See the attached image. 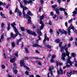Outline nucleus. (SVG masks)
<instances>
[{
  "label": "nucleus",
  "mask_w": 77,
  "mask_h": 77,
  "mask_svg": "<svg viewBox=\"0 0 77 77\" xmlns=\"http://www.w3.org/2000/svg\"><path fill=\"white\" fill-rule=\"evenodd\" d=\"M72 58L71 57L69 56L67 58V62L65 63V65L66 66L67 68H70V66H72V63H74V62L72 63L70 60Z\"/></svg>",
  "instance_id": "f257e3e1"
},
{
  "label": "nucleus",
  "mask_w": 77,
  "mask_h": 77,
  "mask_svg": "<svg viewBox=\"0 0 77 77\" xmlns=\"http://www.w3.org/2000/svg\"><path fill=\"white\" fill-rule=\"evenodd\" d=\"M20 7L23 9V11L22 12V13L25 18H27V15H25V12H24V11H26V10H27V9L28 8L27 7H25L23 5V4H22V3H21V2H20Z\"/></svg>",
  "instance_id": "f03ea898"
},
{
  "label": "nucleus",
  "mask_w": 77,
  "mask_h": 77,
  "mask_svg": "<svg viewBox=\"0 0 77 77\" xmlns=\"http://www.w3.org/2000/svg\"><path fill=\"white\" fill-rule=\"evenodd\" d=\"M72 29L74 31V32L75 33H77V30L75 29L74 28V26H72V25H71L69 27L68 29V33L69 35H70V33H71V31H70V30Z\"/></svg>",
  "instance_id": "7ed1b4c3"
},
{
  "label": "nucleus",
  "mask_w": 77,
  "mask_h": 77,
  "mask_svg": "<svg viewBox=\"0 0 77 77\" xmlns=\"http://www.w3.org/2000/svg\"><path fill=\"white\" fill-rule=\"evenodd\" d=\"M44 17H45V14H43L42 15V16L40 17V20L41 21L40 22V23L41 24H42V25L40 27V30H42V29H43V28L44 27V26L43 22L42 21V20L44 18Z\"/></svg>",
  "instance_id": "20e7f679"
},
{
  "label": "nucleus",
  "mask_w": 77,
  "mask_h": 77,
  "mask_svg": "<svg viewBox=\"0 0 77 77\" xmlns=\"http://www.w3.org/2000/svg\"><path fill=\"white\" fill-rule=\"evenodd\" d=\"M65 51L66 53L64 52L62 54V56L63 57H66V56H69V52L68 51V48H65Z\"/></svg>",
  "instance_id": "39448f33"
},
{
  "label": "nucleus",
  "mask_w": 77,
  "mask_h": 77,
  "mask_svg": "<svg viewBox=\"0 0 77 77\" xmlns=\"http://www.w3.org/2000/svg\"><path fill=\"white\" fill-rule=\"evenodd\" d=\"M52 8H54V10L55 11H56V12L57 14H59V10L58 9V8H57V5L55 4L54 5H53L52 6Z\"/></svg>",
  "instance_id": "423d86ee"
},
{
  "label": "nucleus",
  "mask_w": 77,
  "mask_h": 77,
  "mask_svg": "<svg viewBox=\"0 0 77 77\" xmlns=\"http://www.w3.org/2000/svg\"><path fill=\"white\" fill-rule=\"evenodd\" d=\"M11 26L13 28L14 31L15 33H18V31L17 30V29L16 27L15 26H16V24H15V22H14L13 23H11Z\"/></svg>",
  "instance_id": "0eeeda50"
},
{
  "label": "nucleus",
  "mask_w": 77,
  "mask_h": 77,
  "mask_svg": "<svg viewBox=\"0 0 77 77\" xmlns=\"http://www.w3.org/2000/svg\"><path fill=\"white\" fill-rule=\"evenodd\" d=\"M24 60H22L21 61H20V66H23L24 68H26L27 70H29V68L25 66V64H24Z\"/></svg>",
  "instance_id": "6e6552de"
},
{
  "label": "nucleus",
  "mask_w": 77,
  "mask_h": 77,
  "mask_svg": "<svg viewBox=\"0 0 77 77\" xmlns=\"http://www.w3.org/2000/svg\"><path fill=\"white\" fill-rule=\"evenodd\" d=\"M41 28H40V30L39 29H37V33H38L39 35L38 36V40L40 41V40H41V38L40 37V36H41L42 35V32H41Z\"/></svg>",
  "instance_id": "1a4fd4ad"
},
{
  "label": "nucleus",
  "mask_w": 77,
  "mask_h": 77,
  "mask_svg": "<svg viewBox=\"0 0 77 77\" xmlns=\"http://www.w3.org/2000/svg\"><path fill=\"white\" fill-rule=\"evenodd\" d=\"M26 30L27 33H29V34H30V35H34V36H36V33L32 31L31 30L28 29H26Z\"/></svg>",
  "instance_id": "9d476101"
},
{
  "label": "nucleus",
  "mask_w": 77,
  "mask_h": 77,
  "mask_svg": "<svg viewBox=\"0 0 77 77\" xmlns=\"http://www.w3.org/2000/svg\"><path fill=\"white\" fill-rule=\"evenodd\" d=\"M13 65H14V67H15V68H13V72H14V73L15 74H16L18 72V71H17L16 69L17 67H16L15 66H17V64H16V63H14L13 64Z\"/></svg>",
  "instance_id": "9b49d317"
},
{
  "label": "nucleus",
  "mask_w": 77,
  "mask_h": 77,
  "mask_svg": "<svg viewBox=\"0 0 77 77\" xmlns=\"http://www.w3.org/2000/svg\"><path fill=\"white\" fill-rule=\"evenodd\" d=\"M66 47H67V45H65V46L63 47H61V53H63V52H64V50H63V49L65 50V48H67Z\"/></svg>",
  "instance_id": "f8f14e48"
},
{
  "label": "nucleus",
  "mask_w": 77,
  "mask_h": 77,
  "mask_svg": "<svg viewBox=\"0 0 77 77\" xmlns=\"http://www.w3.org/2000/svg\"><path fill=\"white\" fill-rule=\"evenodd\" d=\"M16 34H15L14 36V34L13 33H11V38L12 37L13 38H15L16 36H18V34L19 32H18V33L16 32Z\"/></svg>",
  "instance_id": "ddd939ff"
},
{
  "label": "nucleus",
  "mask_w": 77,
  "mask_h": 77,
  "mask_svg": "<svg viewBox=\"0 0 77 77\" xmlns=\"http://www.w3.org/2000/svg\"><path fill=\"white\" fill-rule=\"evenodd\" d=\"M32 47H40V48H42V46L37 44H33L32 45Z\"/></svg>",
  "instance_id": "4468645a"
},
{
  "label": "nucleus",
  "mask_w": 77,
  "mask_h": 77,
  "mask_svg": "<svg viewBox=\"0 0 77 77\" xmlns=\"http://www.w3.org/2000/svg\"><path fill=\"white\" fill-rule=\"evenodd\" d=\"M45 48H50L51 49V46L48 45H45Z\"/></svg>",
  "instance_id": "2eb2a0df"
},
{
  "label": "nucleus",
  "mask_w": 77,
  "mask_h": 77,
  "mask_svg": "<svg viewBox=\"0 0 77 77\" xmlns=\"http://www.w3.org/2000/svg\"><path fill=\"white\" fill-rule=\"evenodd\" d=\"M75 72H77V70H74L72 71L70 73L71 75H73L75 74Z\"/></svg>",
  "instance_id": "dca6fc26"
},
{
  "label": "nucleus",
  "mask_w": 77,
  "mask_h": 77,
  "mask_svg": "<svg viewBox=\"0 0 77 77\" xmlns=\"http://www.w3.org/2000/svg\"><path fill=\"white\" fill-rule=\"evenodd\" d=\"M22 40H23V38H21L17 40V45H19V44L18 43V42H21V41H22Z\"/></svg>",
  "instance_id": "f3484780"
},
{
  "label": "nucleus",
  "mask_w": 77,
  "mask_h": 77,
  "mask_svg": "<svg viewBox=\"0 0 77 77\" xmlns=\"http://www.w3.org/2000/svg\"><path fill=\"white\" fill-rule=\"evenodd\" d=\"M0 14L2 18H6V17L5 16V15L4 14H2V12H1Z\"/></svg>",
  "instance_id": "a211bd4d"
},
{
  "label": "nucleus",
  "mask_w": 77,
  "mask_h": 77,
  "mask_svg": "<svg viewBox=\"0 0 77 77\" xmlns=\"http://www.w3.org/2000/svg\"><path fill=\"white\" fill-rule=\"evenodd\" d=\"M27 14L29 15H30V16H33V14L31 13V12L30 11L28 12Z\"/></svg>",
  "instance_id": "6ab92c4d"
},
{
  "label": "nucleus",
  "mask_w": 77,
  "mask_h": 77,
  "mask_svg": "<svg viewBox=\"0 0 77 77\" xmlns=\"http://www.w3.org/2000/svg\"><path fill=\"white\" fill-rule=\"evenodd\" d=\"M15 58H12V59H11L10 60V62L11 63H14V61H15Z\"/></svg>",
  "instance_id": "aec40b11"
},
{
  "label": "nucleus",
  "mask_w": 77,
  "mask_h": 77,
  "mask_svg": "<svg viewBox=\"0 0 77 77\" xmlns=\"http://www.w3.org/2000/svg\"><path fill=\"white\" fill-rule=\"evenodd\" d=\"M27 0H24L23 1L24 4L25 6H26V5H27Z\"/></svg>",
  "instance_id": "412c9836"
},
{
  "label": "nucleus",
  "mask_w": 77,
  "mask_h": 77,
  "mask_svg": "<svg viewBox=\"0 0 77 77\" xmlns=\"http://www.w3.org/2000/svg\"><path fill=\"white\" fill-rule=\"evenodd\" d=\"M33 3L32 1L31 0L27 2V3H28V4H31V5H32Z\"/></svg>",
  "instance_id": "4be33fe9"
},
{
  "label": "nucleus",
  "mask_w": 77,
  "mask_h": 77,
  "mask_svg": "<svg viewBox=\"0 0 77 77\" xmlns=\"http://www.w3.org/2000/svg\"><path fill=\"white\" fill-rule=\"evenodd\" d=\"M28 18H29L28 21V23H31V20H30L31 17L29 16H28Z\"/></svg>",
  "instance_id": "5701e85b"
},
{
  "label": "nucleus",
  "mask_w": 77,
  "mask_h": 77,
  "mask_svg": "<svg viewBox=\"0 0 77 77\" xmlns=\"http://www.w3.org/2000/svg\"><path fill=\"white\" fill-rule=\"evenodd\" d=\"M17 15L18 16H19V17H21V12L20 11H17Z\"/></svg>",
  "instance_id": "b1692460"
},
{
  "label": "nucleus",
  "mask_w": 77,
  "mask_h": 77,
  "mask_svg": "<svg viewBox=\"0 0 77 77\" xmlns=\"http://www.w3.org/2000/svg\"><path fill=\"white\" fill-rule=\"evenodd\" d=\"M60 11H63L64 12H65V9L63 8H60Z\"/></svg>",
  "instance_id": "393cba45"
},
{
  "label": "nucleus",
  "mask_w": 77,
  "mask_h": 77,
  "mask_svg": "<svg viewBox=\"0 0 77 77\" xmlns=\"http://www.w3.org/2000/svg\"><path fill=\"white\" fill-rule=\"evenodd\" d=\"M71 56L72 57H75V56H76V55L74 53H72L71 54Z\"/></svg>",
  "instance_id": "a878e982"
},
{
  "label": "nucleus",
  "mask_w": 77,
  "mask_h": 77,
  "mask_svg": "<svg viewBox=\"0 0 77 77\" xmlns=\"http://www.w3.org/2000/svg\"><path fill=\"white\" fill-rule=\"evenodd\" d=\"M11 25V24H8V27H7V30H10V25Z\"/></svg>",
  "instance_id": "bb28decb"
},
{
  "label": "nucleus",
  "mask_w": 77,
  "mask_h": 77,
  "mask_svg": "<svg viewBox=\"0 0 77 77\" xmlns=\"http://www.w3.org/2000/svg\"><path fill=\"white\" fill-rule=\"evenodd\" d=\"M59 31L60 32V33H61L62 34H63V32L64 31V30H62L61 29H59Z\"/></svg>",
  "instance_id": "cd10ccee"
},
{
  "label": "nucleus",
  "mask_w": 77,
  "mask_h": 77,
  "mask_svg": "<svg viewBox=\"0 0 77 77\" xmlns=\"http://www.w3.org/2000/svg\"><path fill=\"white\" fill-rule=\"evenodd\" d=\"M20 29L22 31H25V29L23 27H20Z\"/></svg>",
  "instance_id": "c85d7f7f"
},
{
  "label": "nucleus",
  "mask_w": 77,
  "mask_h": 77,
  "mask_svg": "<svg viewBox=\"0 0 77 77\" xmlns=\"http://www.w3.org/2000/svg\"><path fill=\"white\" fill-rule=\"evenodd\" d=\"M60 40L57 39L55 40V42H56V43H59Z\"/></svg>",
  "instance_id": "c756f323"
},
{
  "label": "nucleus",
  "mask_w": 77,
  "mask_h": 77,
  "mask_svg": "<svg viewBox=\"0 0 77 77\" xmlns=\"http://www.w3.org/2000/svg\"><path fill=\"white\" fill-rule=\"evenodd\" d=\"M45 38H46V40L47 39V41H49V38L47 37V35H45Z\"/></svg>",
  "instance_id": "7c9ffc66"
},
{
  "label": "nucleus",
  "mask_w": 77,
  "mask_h": 77,
  "mask_svg": "<svg viewBox=\"0 0 77 77\" xmlns=\"http://www.w3.org/2000/svg\"><path fill=\"white\" fill-rule=\"evenodd\" d=\"M54 69V67L53 66H52L49 69V71H50V70L52 71V69Z\"/></svg>",
  "instance_id": "2f4dec72"
},
{
  "label": "nucleus",
  "mask_w": 77,
  "mask_h": 77,
  "mask_svg": "<svg viewBox=\"0 0 77 77\" xmlns=\"http://www.w3.org/2000/svg\"><path fill=\"white\" fill-rule=\"evenodd\" d=\"M56 57V56L55 55H52V56L51 59H54L55 57Z\"/></svg>",
  "instance_id": "473e14b6"
},
{
  "label": "nucleus",
  "mask_w": 77,
  "mask_h": 77,
  "mask_svg": "<svg viewBox=\"0 0 77 77\" xmlns=\"http://www.w3.org/2000/svg\"><path fill=\"white\" fill-rule=\"evenodd\" d=\"M40 2L41 4H42V5H43V4H44V0H40Z\"/></svg>",
  "instance_id": "72a5a7b5"
},
{
  "label": "nucleus",
  "mask_w": 77,
  "mask_h": 77,
  "mask_svg": "<svg viewBox=\"0 0 77 77\" xmlns=\"http://www.w3.org/2000/svg\"><path fill=\"white\" fill-rule=\"evenodd\" d=\"M25 50L27 53H29V51H28V50L27 49V48H25Z\"/></svg>",
  "instance_id": "f704fd0d"
},
{
  "label": "nucleus",
  "mask_w": 77,
  "mask_h": 77,
  "mask_svg": "<svg viewBox=\"0 0 77 77\" xmlns=\"http://www.w3.org/2000/svg\"><path fill=\"white\" fill-rule=\"evenodd\" d=\"M55 62L54 60H53V59L51 58V62H52V63H54Z\"/></svg>",
  "instance_id": "c9c22d12"
},
{
  "label": "nucleus",
  "mask_w": 77,
  "mask_h": 77,
  "mask_svg": "<svg viewBox=\"0 0 77 77\" xmlns=\"http://www.w3.org/2000/svg\"><path fill=\"white\" fill-rule=\"evenodd\" d=\"M60 71L61 72V74H63V72L62 71V69L61 68H60Z\"/></svg>",
  "instance_id": "e433bc0d"
},
{
  "label": "nucleus",
  "mask_w": 77,
  "mask_h": 77,
  "mask_svg": "<svg viewBox=\"0 0 77 77\" xmlns=\"http://www.w3.org/2000/svg\"><path fill=\"white\" fill-rule=\"evenodd\" d=\"M46 42V38H44V39L43 40V44H45V42Z\"/></svg>",
  "instance_id": "4c0bfd02"
},
{
  "label": "nucleus",
  "mask_w": 77,
  "mask_h": 77,
  "mask_svg": "<svg viewBox=\"0 0 77 77\" xmlns=\"http://www.w3.org/2000/svg\"><path fill=\"white\" fill-rule=\"evenodd\" d=\"M71 74L70 72V73L67 72V75L68 76H69V77H70L71 76Z\"/></svg>",
  "instance_id": "58836bf2"
},
{
  "label": "nucleus",
  "mask_w": 77,
  "mask_h": 77,
  "mask_svg": "<svg viewBox=\"0 0 77 77\" xmlns=\"http://www.w3.org/2000/svg\"><path fill=\"white\" fill-rule=\"evenodd\" d=\"M38 65H39L41 66L42 65V63H41V62L38 61Z\"/></svg>",
  "instance_id": "ea45409f"
},
{
  "label": "nucleus",
  "mask_w": 77,
  "mask_h": 77,
  "mask_svg": "<svg viewBox=\"0 0 77 77\" xmlns=\"http://www.w3.org/2000/svg\"><path fill=\"white\" fill-rule=\"evenodd\" d=\"M62 42H60V44L59 45V46L60 47H62Z\"/></svg>",
  "instance_id": "a19ab883"
},
{
  "label": "nucleus",
  "mask_w": 77,
  "mask_h": 77,
  "mask_svg": "<svg viewBox=\"0 0 77 77\" xmlns=\"http://www.w3.org/2000/svg\"><path fill=\"white\" fill-rule=\"evenodd\" d=\"M11 45L13 47H15V44L14 42H12L11 43Z\"/></svg>",
  "instance_id": "79ce46f5"
},
{
  "label": "nucleus",
  "mask_w": 77,
  "mask_h": 77,
  "mask_svg": "<svg viewBox=\"0 0 77 77\" xmlns=\"http://www.w3.org/2000/svg\"><path fill=\"white\" fill-rule=\"evenodd\" d=\"M25 73L26 74V75H29V72L27 71H26L25 72Z\"/></svg>",
  "instance_id": "37998d69"
},
{
  "label": "nucleus",
  "mask_w": 77,
  "mask_h": 77,
  "mask_svg": "<svg viewBox=\"0 0 77 77\" xmlns=\"http://www.w3.org/2000/svg\"><path fill=\"white\" fill-rule=\"evenodd\" d=\"M62 57H61V59L63 60H65V58H64V57H63L62 56Z\"/></svg>",
  "instance_id": "c03bdc74"
},
{
  "label": "nucleus",
  "mask_w": 77,
  "mask_h": 77,
  "mask_svg": "<svg viewBox=\"0 0 77 77\" xmlns=\"http://www.w3.org/2000/svg\"><path fill=\"white\" fill-rule=\"evenodd\" d=\"M64 34L65 35H66L67 34V32L64 30V32H63V34Z\"/></svg>",
  "instance_id": "a18cd8bd"
},
{
  "label": "nucleus",
  "mask_w": 77,
  "mask_h": 77,
  "mask_svg": "<svg viewBox=\"0 0 77 77\" xmlns=\"http://www.w3.org/2000/svg\"><path fill=\"white\" fill-rule=\"evenodd\" d=\"M50 33H53V29H51L50 30Z\"/></svg>",
  "instance_id": "49530a36"
},
{
  "label": "nucleus",
  "mask_w": 77,
  "mask_h": 77,
  "mask_svg": "<svg viewBox=\"0 0 77 77\" xmlns=\"http://www.w3.org/2000/svg\"><path fill=\"white\" fill-rule=\"evenodd\" d=\"M72 20H73V19H71L69 20L68 23H71V22H72Z\"/></svg>",
  "instance_id": "de8ad7c7"
},
{
  "label": "nucleus",
  "mask_w": 77,
  "mask_h": 77,
  "mask_svg": "<svg viewBox=\"0 0 77 77\" xmlns=\"http://www.w3.org/2000/svg\"><path fill=\"white\" fill-rule=\"evenodd\" d=\"M4 25H5V24L3 23H2L1 24V27H3V26H4Z\"/></svg>",
  "instance_id": "09e8293b"
},
{
  "label": "nucleus",
  "mask_w": 77,
  "mask_h": 77,
  "mask_svg": "<svg viewBox=\"0 0 77 77\" xmlns=\"http://www.w3.org/2000/svg\"><path fill=\"white\" fill-rule=\"evenodd\" d=\"M2 69H5V66L2 65Z\"/></svg>",
  "instance_id": "8fccbe9b"
},
{
  "label": "nucleus",
  "mask_w": 77,
  "mask_h": 77,
  "mask_svg": "<svg viewBox=\"0 0 77 77\" xmlns=\"http://www.w3.org/2000/svg\"><path fill=\"white\" fill-rule=\"evenodd\" d=\"M50 15L51 16H53L54 15V13L53 12H51L50 13Z\"/></svg>",
  "instance_id": "3c124183"
},
{
  "label": "nucleus",
  "mask_w": 77,
  "mask_h": 77,
  "mask_svg": "<svg viewBox=\"0 0 77 77\" xmlns=\"http://www.w3.org/2000/svg\"><path fill=\"white\" fill-rule=\"evenodd\" d=\"M18 8H16V9L15 10V13H17V11H18Z\"/></svg>",
  "instance_id": "603ef678"
},
{
  "label": "nucleus",
  "mask_w": 77,
  "mask_h": 77,
  "mask_svg": "<svg viewBox=\"0 0 77 77\" xmlns=\"http://www.w3.org/2000/svg\"><path fill=\"white\" fill-rule=\"evenodd\" d=\"M3 38H4V36L3 35H1V39H3Z\"/></svg>",
  "instance_id": "864d4df0"
},
{
  "label": "nucleus",
  "mask_w": 77,
  "mask_h": 77,
  "mask_svg": "<svg viewBox=\"0 0 77 77\" xmlns=\"http://www.w3.org/2000/svg\"><path fill=\"white\" fill-rule=\"evenodd\" d=\"M49 71H50L51 72V75H53V73H52V71H51V70H49Z\"/></svg>",
  "instance_id": "5fc2aeb1"
},
{
  "label": "nucleus",
  "mask_w": 77,
  "mask_h": 77,
  "mask_svg": "<svg viewBox=\"0 0 77 77\" xmlns=\"http://www.w3.org/2000/svg\"><path fill=\"white\" fill-rule=\"evenodd\" d=\"M4 56L5 59H6V54H5V52L4 53Z\"/></svg>",
  "instance_id": "6e6d98bb"
},
{
  "label": "nucleus",
  "mask_w": 77,
  "mask_h": 77,
  "mask_svg": "<svg viewBox=\"0 0 77 77\" xmlns=\"http://www.w3.org/2000/svg\"><path fill=\"white\" fill-rule=\"evenodd\" d=\"M15 55L16 57H18V53H15Z\"/></svg>",
  "instance_id": "4d7b16f0"
},
{
  "label": "nucleus",
  "mask_w": 77,
  "mask_h": 77,
  "mask_svg": "<svg viewBox=\"0 0 77 77\" xmlns=\"http://www.w3.org/2000/svg\"><path fill=\"white\" fill-rule=\"evenodd\" d=\"M74 61L75 62V63H77V61H76V59L75 58H74Z\"/></svg>",
  "instance_id": "13d9d810"
},
{
  "label": "nucleus",
  "mask_w": 77,
  "mask_h": 77,
  "mask_svg": "<svg viewBox=\"0 0 77 77\" xmlns=\"http://www.w3.org/2000/svg\"><path fill=\"white\" fill-rule=\"evenodd\" d=\"M53 18L54 19H55V18H56V14H54V17H53Z\"/></svg>",
  "instance_id": "bf43d9fd"
},
{
  "label": "nucleus",
  "mask_w": 77,
  "mask_h": 77,
  "mask_svg": "<svg viewBox=\"0 0 77 77\" xmlns=\"http://www.w3.org/2000/svg\"><path fill=\"white\" fill-rule=\"evenodd\" d=\"M58 2L60 4L61 3V0H58Z\"/></svg>",
  "instance_id": "052dcab7"
},
{
  "label": "nucleus",
  "mask_w": 77,
  "mask_h": 77,
  "mask_svg": "<svg viewBox=\"0 0 77 77\" xmlns=\"http://www.w3.org/2000/svg\"><path fill=\"white\" fill-rule=\"evenodd\" d=\"M57 73H58V74L60 75V71H57Z\"/></svg>",
  "instance_id": "680f3d73"
},
{
  "label": "nucleus",
  "mask_w": 77,
  "mask_h": 77,
  "mask_svg": "<svg viewBox=\"0 0 77 77\" xmlns=\"http://www.w3.org/2000/svg\"><path fill=\"white\" fill-rule=\"evenodd\" d=\"M49 25H51L52 24V23L51 22V21H49Z\"/></svg>",
  "instance_id": "e2e57ef3"
},
{
  "label": "nucleus",
  "mask_w": 77,
  "mask_h": 77,
  "mask_svg": "<svg viewBox=\"0 0 77 77\" xmlns=\"http://www.w3.org/2000/svg\"><path fill=\"white\" fill-rule=\"evenodd\" d=\"M56 64H57V66H59V62H56Z\"/></svg>",
  "instance_id": "0e129e2a"
},
{
  "label": "nucleus",
  "mask_w": 77,
  "mask_h": 77,
  "mask_svg": "<svg viewBox=\"0 0 77 77\" xmlns=\"http://www.w3.org/2000/svg\"><path fill=\"white\" fill-rule=\"evenodd\" d=\"M38 42H39V40L38 39L37 40L36 42V44H38Z\"/></svg>",
  "instance_id": "69168bd1"
},
{
  "label": "nucleus",
  "mask_w": 77,
  "mask_h": 77,
  "mask_svg": "<svg viewBox=\"0 0 77 77\" xmlns=\"http://www.w3.org/2000/svg\"><path fill=\"white\" fill-rule=\"evenodd\" d=\"M35 51L37 53H38V54L39 53V51H38L36 50Z\"/></svg>",
  "instance_id": "338daca9"
},
{
  "label": "nucleus",
  "mask_w": 77,
  "mask_h": 77,
  "mask_svg": "<svg viewBox=\"0 0 77 77\" xmlns=\"http://www.w3.org/2000/svg\"><path fill=\"white\" fill-rule=\"evenodd\" d=\"M29 77H34V75H29Z\"/></svg>",
  "instance_id": "774afa93"
}]
</instances>
